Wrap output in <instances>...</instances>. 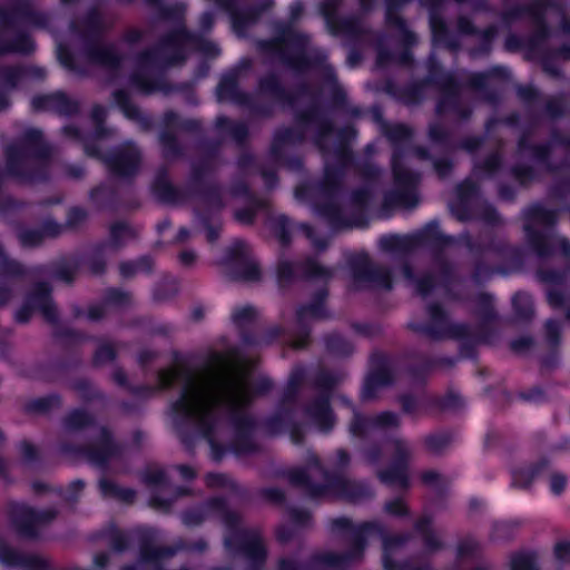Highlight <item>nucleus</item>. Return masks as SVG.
<instances>
[{"label": "nucleus", "instance_id": "nucleus-1", "mask_svg": "<svg viewBox=\"0 0 570 570\" xmlns=\"http://www.w3.org/2000/svg\"><path fill=\"white\" fill-rule=\"evenodd\" d=\"M250 396L248 380L243 371L219 366L189 377L175 407L183 415L197 417L218 404L230 407L244 405Z\"/></svg>", "mask_w": 570, "mask_h": 570}, {"label": "nucleus", "instance_id": "nucleus-2", "mask_svg": "<svg viewBox=\"0 0 570 570\" xmlns=\"http://www.w3.org/2000/svg\"><path fill=\"white\" fill-rule=\"evenodd\" d=\"M534 476V469L531 466L519 468L512 473L513 485L519 488H527Z\"/></svg>", "mask_w": 570, "mask_h": 570}, {"label": "nucleus", "instance_id": "nucleus-3", "mask_svg": "<svg viewBox=\"0 0 570 570\" xmlns=\"http://www.w3.org/2000/svg\"><path fill=\"white\" fill-rule=\"evenodd\" d=\"M511 570H537L532 553H520L513 557Z\"/></svg>", "mask_w": 570, "mask_h": 570}, {"label": "nucleus", "instance_id": "nucleus-4", "mask_svg": "<svg viewBox=\"0 0 570 570\" xmlns=\"http://www.w3.org/2000/svg\"><path fill=\"white\" fill-rule=\"evenodd\" d=\"M566 484H567V479L563 474H560V473L551 474L550 480H549V487H550V490L554 494H560L563 491Z\"/></svg>", "mask_w": 570, "mask_h": 570}, {"label": "nucleus", "instance_id": "nucleus-5", "mask_svg": "<svg viewBox=\"0 0 570 570\" xmlns=\"http://www.w3.org/2000/svg\"><path fill=\"white\" fill-rule=\"evenodd\" d=\"M554 556L560 562L570 561V542L561 541L554 548Z\"/></svg>", "mask_w": 570, "mask_h": 570}, {"label": "nucleus", "instance_id": "nucleus-6", "mask_svg": "<svg viewBox=\"0 0 570 570\" xmlns=\"http://www.w3.org/2000/svg\"><path fill=\"white\" fill-rule=\"evenodd\" d=\"M177 375H178V373H177V371L175 368L169 370V371L163 373L161 376H160V381H161L163 386L169 385L173 381L176 380Z\"/></svg>", "mask_w": 570, "mask_h": 570}, {"label": "nucleus", "instance_id": "nucleus-7", "mask_svg": "<svg viewBox=\"0 0 570 570\" xmlns=\"http://www.w3.org/2000/svg\"><path fill=\"white\" fill-rule=\"evenodd\" d=\"M180 258L184 263L189 264L195 259V255L193 252H184Z\"/></svg>", "mask_w": 570, "mask_h": 570}, {"label": "nucleus", "instance_id": "nucleus-8", "mask_svg": "<svg viewBox=\"0 0 570 570\" xmlns=\"http://www.w3.org/2000/svg\"><path fill=\"white\" fill-rule=\"evenodd\" d=\"M384 417L386 419V421H384L385 424H391V423L395 422V416L394 415L386 414Z\"/></svg>", "mask_w": 570, "mask_h": 570}, {"label": "nucleus", "instance_id": "nucleus-9", "mask_svg": "<svg viewBox=\"0 0 570 570\" xmlns=\"http://www.w3.org/2000/svg\"><path fill=\"white\" fill-rule=\"evenodd\" d=\"M549 299H550V302H551V303H553V304H556V303H557V302L554 301V298H553V296H552L551 294L549 295Z\"/></svg>", "mask_w": 570, "mask_h": 570}, {"label": "nucleus", "instance_id": "nucleus-10", "mask_svg": "<svg viewBox=\"0 0 570 570\" xmlns=\"http://www.w3.org/2000/svg\"><path fill=\"white\" fill-rule=\"evenodd\" d=\"M181 471H183L184 473H185V472H186V473H187V472H189V470H188V469H186V468H183V470H181Z\"/></svg>", "mask_w": 570, "mask_h": 570}]
</instances>
